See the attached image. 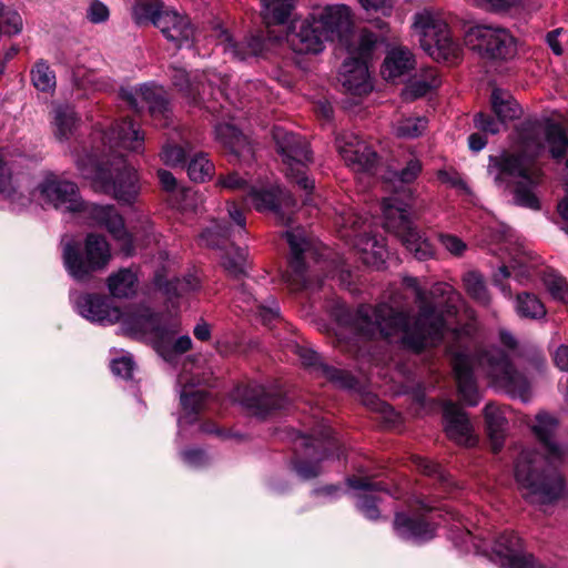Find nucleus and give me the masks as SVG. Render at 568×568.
<instances>
[{"instance_id": "25", "label": "nucleus", "mask_w": 568, "mask_h": 568, "mask_svg": "<svg viewBox=\"0 0 568 568\" xmlns=\"http://www.w3.org/2000/svg\"><path fill=\"white\" fill-rule=\"evenodd\" d=\"M297 353L305 366L312 367L318 375L327 378L337 387L351 389L355 386L356 379L349 373L322 363L316 352L307 348H298Z\"/></svg>"}, {"instance_id": "52", "label": "nucleus", "mask_w": 568, "mask_h": 568, "mask_svg": "<svg viewBox=\"0 0 568 568\" xmlns=\"http://www.w3.org/2000/svg\"><path fill=\"white\" fill-rule=\"evenodd\" d=\"M414 464L416 467L425 475H436L440 479L444 485H449V478L445 475L440 465L429 460L425 457L416 456L414 457Z\"/></svg>"}, {"instance_id": "61", "label": "nucleus", "mask_w": 568, "mask_h": 568, "mask_svg": "<svg viewBox=\"0 0 568 568\" xmlns=\"http://www.w3.org/2000/svg\"><path fill=\"white\" fill-rule=\"evenodd\" d=\"M182 459L191 467H201L207 462V456L203 450L189 449L182 453Z\"/></svg>"}, {"instance_id": "20", "label": "nucleus", "mask_w": 568, "mask_h": 568, "mask_svg": "<svg viewBox=\"0 0 568 568\" xmlns=\"http://www.w3.org/2000/svg\"><path fill=\"white\" fill-rule=\"evenodd\" d=\"M445 432L458 445L474 446L477 442L473 426L465 414L453 402L444 405Z\"/></svg>"}, {"instance_id": "42", "label": "nucleus", "mask_w": 568, "mask_h": 568, "mask_svg": "<svg viewBox=\"0 0 568 568\" xmlns=\"http://www.w3.org/2000/svg\"><path fill=\"white\" fill-rule=\"evenodd\" d=\"M213 172L214 165L204 153L195 154L187 164V174L194 182H205Z\"/></svg>"}, {"instance_id": "21", "label": "nucleus", "mask_w": 568, "mask_h": 568, "mask_svg": "<svg viewBox=\"0 0 568 568\" xmlns=\"http://www.w3.org/2000/svg\"><path fill=\"white\" fill-rule=\"evenodd\" d=\"M217 45L222 47L224 53L235 60H247L262 53L264 43L257 36H251L243 41H235L227 30L217 27L215 30Z\"/></svg>"}, {"instance_id": "63", "label": "nucleus", "mask_w": 568, "mask_h": 568, "mask_svg": "<svg viewBox=\"0 0 568 568\" xmlns=\"http://www.w3.org/2000/svg\"><path fill=\"white\" fill-rule=\"evenodd\" d=\"M110 243L106 237L99 232L88 233L84 239V248H109Z\"/></svg>"}, {"instance_id": "59", "label": "nucleus", "mask_w": 568, "mask_h": 568, "mask_svg": "<svg viewBox=\"0 0 568 568\" xmlns=\"http://www.w3.org/2000/svg\"><path fill=\"white\" fill-rule=\"evenodd\" d=\"M296 474L303 479H311L320 475L321 467L318 463L298 462L295 464Z\"/></svg>"}, {"instance_id": "2", "label": "nucleus", "mask_w": 568, "mask_h": 568, "mask_svg": "<svg viewBox=\"0 0 568 568\" xmlns=\"http://www.w3.org/2000/svg\"><path fill=\"white\" fill-rule=\"evenodd\" d=\"M527 425L541 445L523 449L514 467V477L521 497L531 505H549L560 498L565 479L558 466L567 457L566 445L555 439L559 419L554 414L539 410Z\"/></svg>"}, {"instance_id": "31", "label": "nucleus", "mask_w": 568, "mask_h": 568, "mask_svg": "<svg viewBox=\"0 0 568 568\" xmlns=\"http://www.w3.org/2000/svg\"><path fill=\"white\" fill-rule=\"evenodd\" d=\"M284 281L293 291L310 286L304 251H292L288 258V267L284 274Z\"/></svg>"}, {"instance_id": "64", "label": "nucleus", "mask_w": 568, "mask_h": 568, "mask_svg": "<svg viewBox=\"0 0 568 568\" xmlns=\"http://www.w3.org/2000/svg\"><path fill=\"white\" fill-rule=\"evenodd\" d=\"M219 183L224 189L229 190H242L244 189L246 181L242 179L236 172L230 173L219 180Z\"/></svg>"}, {"instance_id": "23", "label": "nucleus", "mask_w": 568, "mask_h": 568, "mask_svg": "<svg viewBox=\"0 0 568 568\" xmlns=\"http://www.w3.org/2000/svg\"><path fill=\"white\" fill-rule=\"evenodd\" d=\"M283 397L277 389L262 385L250 386L244 390L242 403L257 416H264L273 409L283 407Z\"/></svg>"}, {"instance_id": "56", "label": "nucleus", "mask_w": 568, "mask_h": 568, "mask_svg": "<svg viewBox=\"0 0 568 568\" xmlns=\"http://www.w3.org/2000/svg\"><path fill=\"white\" fill-rule=\"evenodd\" d=\"M475 126L484 132L496 134L500 132L503 128V123L498 119V121H495L489 115H486L484 113H477L474 118Z\"/></svg>"}, {"instance_id": "28", "label": "nucleus", "mask_w": 568, "mask_h": 568, "mask_svg": "<svg viewBox=\"0 0 568 568\" xmlns=\"http://www.w3.org/2000/svg\"><path fill=\"white\" fill-rule=\"evenodd\" d=\"M487 432L494 452H498L504 443L510 410L505 406L487 404L484 409Z\"/></svg>"}, {"instance_id": "47", "label": "nucleus", "mask_w": 568, "mask_h": 568, "mask_svg": "<svg viewBox=\"0 0 568 568\" xmlns=\"http://www.w3.org/2000/svg\"><path fill=\"white\" fill-rule=\"evenodd\" d=\"M224 270L234 276L244 274L247 262L243 251H225L221 257Z\"/></svg>"}, {"instance_id": "24", "label": "nucleus", "mask_w": 568, "mask_h": 568, "mask_svg": "<svg viewBox=\"0 0 568 568\" xmlns=\"http://www.w3.org/2000/svg\"><path fill=\"white\" fill-rule=\"evenodd\" d=\"M413 52L405 47H394L386 53L381 73L386 81L396 82L415 69Z\"/></svg>"}, {"instance_id": "13", "label": "nucleus", "mask_w": 568, "mask_h": 568, "mask_svg": "<svg viewBox=\"0 0 568 568\" xmlns=\"http://www.w3.org/2000/svg\"><path fill=\"white\" fill-rule=\"evenodd\" d=\"M336 145L342 159L355 171H368L376 163V152L355 133L345 132L338 135Z\"/></svg>"}, {"instance_id": "55", "label": "nucleus", "mask_w": 568, "mask_h": 568, "mask_svg": "<svg viewBox=\"0 0 568 568\" xmlns=\"http://www.w3.org/2000/svg\"><path fill=\"white\" fill-rule=\"evenodd\" d=\"M185 153L186 151L184 148L168 144L161 152V159L166 165L175 166L183 162Z\"/></svg>"}, {"instance_id": "16", "label": "nucleus", "mask_w": 568, "mask_h": 568, "mask_svg": "<svg viewBox=\"0 0 568 568\" xmlns=\"http://www.w3.org/2000/svg\"><path fill=\"white\" fill-rule=\"evenodd\" d=\"M82 213L94 224L105 227L114 240L123 244H131L130 234L125 227L124 220L113 205L85 203Z\"/></svg>"}, {"instance_id": "38", "label": "nucleus", "mask_w": 568, "mask_h": 568, "mask_svg": "<svg viewBox=\"0 0 568 568\" xmlns=\"http://www.w3.org/2000/svg\"><path fill=\"white\" fill-rule=\"evenodd\" d=\"M281 190L278 187L250 189L247 200L257 211L276 210Z\"/></svg>"}, {"instance_id": "40", "label": "nucleus", "mask_w": 568, "mask_h": 568, "mask_svg": "<svg viewBox=\"0 0 568 568\" xmlns=\"http://www.w3.org/2000/svg\"><path fill=\"white\" fill-rule=\"evenodd\" d=\"M427 128L424 116H405L394 124V132L398 138L414 139L419 136Z\"/></svg>"}, {"instance_id": "7", "label": "nucleus", "mask_w": 568, "mask_h": 568, "mask_svg": "<svg viewBox=\"0 0 568 568\" xmlns=\"http://www.w3.org/2000/svg\"><path fill=\"white\" fill-rule=\"evenodd\" d=\"M77 165L83 178L99 184L105 192L112 193L121 202H132L140 192V184L136 171L128 165L118 173L114 181H110L113 164L109 160H101L97 152L79 156Z\"/></svg>"}, {"instance_id": "39", "label": "nucleus", "mask_w": 568, "mask_h": 568, "mask_svg": "<svg viewBox=\"0 0 568 568\" xmlns=\"http://www.w3.org/2000/svg\"><path fill=\"white\" fill-rule=\"evenodd\" d=\"M168 10L163 9L161 0H138L133 8V18L139 24L152 22Z\"/></svg>"}, {"instance_id": "5", "label": "nucleus", "mask_w": 568, "mask_h": 568, "mask_svg": "<svg viewBox=\"0 0 568 568\" xmlns=\"http://www.w3.org/2000/svg\"><path fill=\"white\" fill-rule=\"evenodd\" d=\"M540 125L535 123L523 124L519 131L520 154H505L497 161L500 174H507L514 179V201L521 206L538 209L539 202L532 189L540 179V171L534 162L542 145L539 140Z\"/></svg>"}, {"instance_id": "35", "label": "nucleus", "mask_w": 568, "mask_h": 568, "mask_svg": "<svg viewBox=\"0 0 568 568\" xmlns=\"http://www.w3.org/2000/svg\"><path fill=\"white\" fill-rule=\"evenodd\" d=\"M78 116L69 105H59L54 109L55 136L59 140H67L78 124Z\"/></svg>"}, {"instance_id": "43", "label": "nucleus", "mask_w": 568, "mask_h": 568, "mask_svg": "<svg viewBox=\"0 0 568 568\" xmlns=\"http://www.w3.org/2000/svg\"><path fill=\"white\" fill-rule=\"evenodd\" d=\"M31 81L36 89L49 92L55 87V75L50 67L42 60L38 61L31 70Z\"/></svg>"}, {"instance_id": "34", "label": "nucleus", "mask_w": 568, "mask_h": 568, "mask_svg": "<svg viewBox=\"0 0 568 568\" xmlns=\"http://www.w3.org/2000/svg\"><path fill=\"white\" fill-rule=\"evenodd\" d=\"M263 19L267 24L284 23L295 8V0H262Z\"/></svg>"}, {"instance_id": "22", "label": "nucleus", "mask_w": 568, "mask_h": 568, "mask_svg": "<svg viewBox=\"0 0 568 568\" xmlns=\"http://www.w3.org/2000/svg\"><path fill=\"white\" fill-rule=\"evenodd\" d=\"M394 530L399 538L415 544L425 542L435 536V527L422 516H409L404 513L396 514Z\"/></svg>"}, {"instance_id": "46", "label": "nucleus", "mask_w": 568, "mask_h": 568, "mask_svg": "<svg viewBox=\"0 0 568 568\" xmlns=\"http://www.w3.org/2000/svg\"><path fill=\"white\" fill-rule=\"evenodd\" d=\"M22 30V19L18 12L0 3V34H17Z\"/></svg>"}, {"instance_id": "29", "label": "nucleus", "mask_w": 568, "mask_h": 568, "mask_svg": "<svg viewBox=\"0 0 568 568\" xmlns=\"http://www.w3.org/2000/svg\"><path fill=\"white\" fill-rule=\"evenodd\" d=\"M216 138L221 143L243 161H248L253 155V149L246 135L230 123H221L215 128Z\"/></svg>"}, {"instance_id": "37", "label": "nucleus", "mask_w": 568, "mask_h": 568, "mask_svg": "<svg viewBox=\"0 0 568 568\" xmlns=\"http://www.w3.org/2000/svg\"><path fill=\"white\" fill-rule=\"evenodd\" d=\"M515 310L520 317L541 320L546 316V307L536 295L529 293L518 294Z\"/></svg>"}, {"instance_id": "10", "label": "nucleus", "mask_w": 568, "mask_h": 568, "mask_svg": "<svg viewBox=\"0 0 568 568\" xmlns=\"http://www.w3.org/2000/svg\"><path fill=\"white\" fill-rule=\"evenodd\" d=\"M273 138L286 166L287 176L294 179L304 190H312L314 183L305 175L306 164L312 160L307 141L282 128L273 130Z\"/></svg>"}, {"instance_id": "14", "label": "nucleus", "mask_w": 568, "mask_h": 568, "mask_svg": "<svg viewBox=\"0 0 568 568\" xmlns=\"http://www.w3.org/2000/svg\"><path fill=\"white\" fill-rule=\"evenodd\" d=\"M111 261L110 251H64L67 272L77 281L88 280L92 273L103 270Z\"/></svg>"}, {"instance_id": "11", "label": "nucleus", "mask_w": 568, "mask_h": 568, "mask_svg": "<svg viewBox=\"0 0 568 568\" xmlns=\"http://www.w3.org/2000/svg\"><path fill=\"white\" fill-rule=\"evenodd\" d=\"M384 227L395 233L403 244L413 245L415 248L432 246L412 226L409 206L397 197L385 199L382 205Z\"/></svg>"}, {"instance_id": "18", "label": "nucleus", "mask_w": 568, "mask_h": 568, "mask_svg": "<svg viewBox=\"0 0 568 568\" xmlns=\"http://www.w3.org/2000/svg\"><path fill=\"white\" fill-rule=\"evenodd\" d=\"M104 139L109 143L110 151L120 149L141 153L144 150V132L140 129L139 124L130 119L116 122L110 132L105 134Z\"/></svg>"}, {"instance_id": "19", "label": "nucleus", "mask_w": 568, "mask_h": 568, "mask_svg": "<svg viewBox=\"0 0 568 568\" xmlns=\"http://www.w3.org/2000/svg\"><path fill=\"white\" fill-rule=\"evenodd\" d=\"M41 192L55 209L69 212H82L84 209L85 203L72 182L48 181L42 185Z\"/></svg>"}, {"instance_id": "32", "label": "nucleus", "mask_w": 568, "mask_h": 568, "mask_svg": "<svg viewBox=\"0 0 568 568\" xmlns=\"http://www.w3.org/2000/svg\"><path fill=\"white\" fill-rule=\"evenodd\" d=\"M490 100L491 108L500 122L511 121L520 116L521 109L509 92L494 89Z\"/></svg>"}, {"instance_id": "26", "label": "nucleus", "mask_w": 568, "mask_h": 568, "mask_svg": "<svg viewBox=\"0 0 568 568\" xmlns=\"http://www.w3.org/2000/svg\"><path fill=\"white\" fill-rule=\"evenodd\" d=\"M179 383L183 385L180 399L184 413L178 422L180 429H182L185 424H192L196 420V415L209 403V395L204 389L194 388L193 385L186 384L184 376H180Z\"/></svg>"}, {"instance_id": "62", "label": "nucleus", "mask_w": 568, "mask_h": 568, "mask_svg": "<svg viewBox=\"0 0 568 568\" xmlns=\"http://www.w3.org/2000/svg\"><path fill=\"white\" fill-rule=\"evenodd\" d=\"M207 85L212 88L213 85H217V92L221 97L229 98V93L226 92V88L229 85V78L226 75H222L221 73L210 72L205 75Z\"/></svg>"}, {"instance_id": "15", "label": "nucleus", "mask_w": 568, "mask_h": 568, "mask_svg": "<svg viewBox=\"0 0 568 568\" xmlns=\"http://www.w3.org/2000/svg\"><path fill=\"white\" fill-rule=\"evenodd\" d=\"M121 98L135 111L148 106L151 114L164 113L168 110L165 92L162 87L142 84L138 88H123Z\"/></svg>"}, {"instance_id": "44", "label": "nucleus", "mask_w": 568, "mask_h": 568, "mask_svg": "<svg viewBox=\"0 0 568 568\" xmlns=\"http://www.w3.org/2000/svg\"><path fill=\"white\" fill-rule=\"evenodd\" d=\"M464 284L471 298L485 306L489 304V294L480 274L476 272L466 273L464 276Z\"/></svg>"}, {"instance_id": "50", "label": "nucleus", "mask_w": 568, "mask_h": 568, "mask_svg": "<svg viewBox=\"0 0 568 568\" xmlns=\"http://www.w3.org/2000/svg\"><path fill=\"white\" fill-rule=\"evenodd\" d=\"M284 239L290 248H314V240L302 227L292 229L285 232Z\"/></svg>"}, {"instance_id": "48", "label": "nucleus", "mask_w": 568, "mask_h": 568, "mask_svg": "<svg viewBox=\"0 0 568 568\" xmlns=\"http://www.w3.org/2000/svg\"><path fill=\"white\" fill-rule=\"evenodd\" d=\"M432 293L437 296H446L447 315H455L458 313L459 305H463L462 297L450 285L446 283H438L434 286Z\"/></svg>"}, {"instance_id": "8", "label": "nucleus", "mask_w": 568, "mask_h": 568, "mask_svg": "<svg viewBox=\"0 0 568 568\" xmlns=\"http://www.w3.org/2000/svg\"><path fill=\"white\" fill-rule=\"evenodd\" d=\"M377 41V37L372 31L362 29L356 37V42L346 49L347 58L341 65L338 81L347 93L363 97L372 91L368 60Z\"/></svg>"}, {"instance_id": "49", "label": "nucleus", "mask_w": 568, "mask_h": 568, "mask_svg": "<svg viewBox=\"0 0 568 568\" xmlns=\"http://www.w3.org/2000/svg\"><path fill=\"white\" fill-rule=\"evenodd\" d=\"M301 440H302V445H304L305 447L313 446L315 444V442H325V440L332 442L333 445L337 444V439L334 437L331 426L324 420L318 423L312 429L310 438L302 437Z\"/></svg>"}, {"instance_id": "33", "label": "nucleus", "mask_w": 568, "mask_h": 568, "mask_svg": "<svg viewBox=\"0 0 568 568\" xmlns=\"http://www.w3.org/2000/svg\"><path fill=\"white\" fill-rule=\"evenodd\" d=\"M138 277L129 268H122L108 278V287L113 297L128 298L136 292Z\"/></svg>"}, {"instance_id": "9", "label": "nucleus", "mask_w": 568, "mask_h": 568, "mask_svg": "<svg viewBox=\"0 0 568 568\" xmlns=\"http://www.w3.org/2000/svg\"><path fill=\"white\" fill-rule=\"evenodd\" d=\"M465 45L489 60H508L516 54V43L513 36L503 28L491 26H475L465 34Z\"/></svg>"}, {"instance_id": "57", "label": "nucleus", "mask_w": 568, "mask_h": 568, "mask_svg": "<svg viewBox=\"0 0 568 568\" xmlns=\"http://www.w3.org/2000/svg\"><path fill=\"white\" fill-rule=\"evenodd\" d=\"M365 11L379 12L383 16H389L393 10V0H358Z\"/></svg>"}, {"instance_id": "1", "label": "nucleus", "mask_w": 568, "mask_h": 568, "mask_svg": "<svg viewBox=\"0 0 568 568\" xmlns=\"http://www.w3.org/2000/svg\"><path fill=\"white\" fill-rule=\"evenodd\" d=\"M403 284L413 291L416 302L419 303V313L414 325L409 327L407 315L388 304H381L375 308L361 306L354 322L355 329L361 336L390 338L399 335L400 341L415 352L436 346L446 338L456 342L458 345H449L448 352L452 355L458 393L467 405L475 406L479 403V392L474 377L475 368L483 369L497 387L510 396L528 399L529 382L513 366L504 351L490 347L471 356L464 345L468 328H449L443 314L426 303L425 291L418 285L416 277L406 276Z\"/></svg>"}, {"instance_id": "6", "label": "nucleus", "mask_w": 568, "mask_h": 568, "mask_svg": "<svg viewBox=\"0 0 568 568\" xmlns=\"http://www.w3.org/2000/svg\"><path fill=\"white\" fill-rule=\"evenodd\" d=\"M413 30L422 49L434 60L454 64L462 59L463 49L453 39L447 22L438 11L423 9L417 12Z\"/></svg>"}, {"instance_id": "12", "label": "nucleus", "mask_w": 568, "mask_h": 568, "mask_svg": "<svg viewBox=\"0 0 568 568\" xmlns=\"http://www.w3.org/2000/svg\"><path fill=\"white\" fill-rule=\"evenodd\" d=\"M159 261L162 265L155 270L154 285L170 300L185 296L197 291L201 286V280L196 273H187L182 278L170 275L175 271V262L169 261L166 251L159 252Z\"/></svg>"}, {"instance_id": "51", "label": "nucleus", "mask_w": 568, "mask_h": 568, "mask_svg": "<svg viewBox=\"0 0 568 568\" xmlns=\"http://www.w3.org/2000/svg\"><path fill=\"white\" fill-rule=\"evenodd\" d=\"M341 236L352 241V244L357 248L358 245H369V241H358V216L349 214L344 217V224L339 230Z\"/></svg>"}, {"instance_id": "58", "label": "nucleus", "mask_w": 568, "mask_h": 568, "mask_svg": "<svg viewBox=\"0 0 568 568\" xmlns=\"http://www.w3.org/2000/svg\"><path fill=\"white\" fill-rule=\"evenodd\" d=\"M422 171V163L417 159H412L407 162L406 166L396 173L398 180L403 183H410L417 179Z\"/></svg>"}, {"instance_id": "4", "label": "nucleus", "mask_w": 568, "mask_h": 568, "mask_svg": "<svg viewBox=\"0 0 568 568\" xmlns=\"http://www.w3.org/2000/svg\"><path fill=\"white\" fill-rule=\"evenodd\" d=\"M354 31L353 10L344 3L315 6L306 19L294 20L287 40L298 53H318L326 42H337L348 49Z\"/></svg>"}, {"instance_id": "27", "label": "nucleus", "mask_w": 568, "mask_h": 568, "mask_svg": "<svg viewBox=\"0 0 568 568\" xmlns=\"http://www.w3.org/2000/svg\"><path fill=\"white\" fill-rule=\"evenodd\" d=\"M347 484L356 490L357 508L368 519H377L379 511L377 508V498L373 495L383 490L379 483L372 481L369 478H348Z\"/></svg>"}, {"instance_id": "53", "label": "nucleus", "mask_w": 568, "mask_h": 568, "mask_svg": "<svg viewBox=\"0 0 568 568\" xmlns=\"http://www.w3.org/2000/svg\"><path fill=\"white\" fill-rule=\"evenodd\" d=\"M437 178L444 184L455 187L466 194L470 193L467 183L463 180L460 174L453 169L439 170L437 172Z\"/></svg>"}, {"instance_id": "45", "label": "nucleus", "mask_w": 568, "mask_h": 568, "mask_svg": "<svg viewBox=\"0 0 568 568\" xmlns=\"http://www.w3.org/2000/svg\"><path fill=\"white\" fill-rule=\"evenodd\" d=\"M544 133L552 156H562L568 148V140L562 128L558 124H549Z\"/></svg>"}, {"instance_id": "36", "label": "nucleus", "mask_w": 568, "mask_h": 568, "mask_svg": "<svg viewBox=\"0 0 568 568\" xmlns=\"http://www.w3.org/2000/svg\"><path fill=\"white\" fill-rule=\"evenodd\" d=\"M171 71L173 85L183 92L185 97L191 98L194 102H197V97L200 100H204L205 85L203 83L197 81L191 83L184 69L172 67Z\"/></svg>"}, {"instance_id": "54", "label": "nucleus", "mask_w": 568, "mask_h": 568, "mask_svg": "<svg viewBox=\"0 0 568 568\" xmlns=\"http://www.w3.org/2000/svg\"><path fill=\"white\" fill-rule=\"evenodd\" d=\"M134 369V362L131 355H124L111 362L112 373L123 379H130Z\"/></svg>"}, {"instance_id": "41", "label": "nucleus", "mask_w": 568, "mask_h": 568, "mask_svg": "<svg viewBox=\"0 0 568 568\" xmlns=\"http://www.w3.org/2000/svg\"><path fill=\"white\" fill-rule=\"evenodd\" d=\"M438 85L436 71L428 69L423 79H416L410 82L404 90L403 94L406 100H414L425 95L430 89Z\"/></svg>"}, {"instance_id": "17", "label": "nucleus", "mask_w": 568, "mask_h": 568, "mask_svg": "<svg viewBox=\"0 0 568 568\" xmlns=\"http://www.w3.org/2000/svg\"><path fill=\"white\" fill-rule=\"evenodd\" d=\"M154 26L178 48H190L193 44L194 28L186 17L176 11L169 10L155 18Z\"/></svg>"}, {"instance_id": "30", "label": "nucleus", "mask_w": 568, "mask_h": 568, "mask_svg": "<svg viewBox=\"0 0 568 568\" xmlns=\"http://www.w3.org/2000/svg\"><path fill=\"white\" fill-rule=\"evenodd\" d=\"M532 280L540 277L550 295L558 301L568 303V283L565 277L557 273L554 268H540L532 266Z\"/></svg>"}, {"instance_id": "3", "label": "nucleus", "mask_w": 568, "mask_h": 568, "mask_svg": "<svg viewBox=\"0 0 568 568\" xmlns=\"http://www.w3.org/2000/svg\"><path fill=\"white\" fill-rule=\"evenodd\" d=\"M72 301L77 312L85 320L103 326L120 323L124 334L151 342L162 355L179 331L176 320L154 313L146 306L122 312L108 297L98 294H81Z\"/></svg>"}, {"instance_id": "60", "label": "nucleus", "mask_w": 568, "mask_h": 568, "mask_svg": "<svg viewBox=\"0 0 568 568\" xmlns=\"http://www.w3.org/2000/svg\"><path fill=\"white\" fill-rule=\"evenodd\" d=\"M108 17H109V9L104 3L100 2V1H94L90 4V7L88 9V18L91 22H94V23L103 22L108 19Z\"/></svg>"}]
</instances>
